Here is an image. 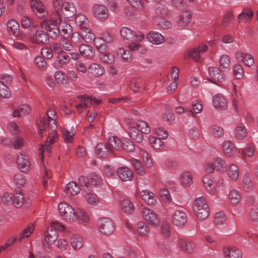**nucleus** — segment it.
Segmentation results:
<instances>
[{"instance_id":"49530a36","label":"nucleus","mask_w":258,"mask_h":258,"mask_svg":"<svg viewBox=\"0 0 258 258\" xmlns=\"http://www.w3.org/2000/svg\"><path fill=\"white\" fill-rule=\"evenodd\" d=\"M141 195L142 199L149 205H153L156 201L154 194L148 190L142 191Z\"/></svg>"},{"instance_id":"f3484780","label":"nucleus","mask_w":258,"mask_h":258,"mask_svg":"<svg viewBox=\"0 0 258 258\" xmlns=\"http://www.w3.org/2000/svg\"><path fill=\"white\" fill-rule=\"evenodd\" d=\"M222 251L225 258H242L243 256L242 251L235 247H225Z\"/></svg>"},{"instance_id":"864d4df0","label":"nucleus","mask_w":258,"mask_h":258,"mask_svg":"<svg viewBox=\"0 0 258 258\" xmlns=\"http://www.w3.org/2000/svg\"><path fill=\"white\" fill-rule=\"evenodd\" d=\"M127 2L135 9L138 11H143L145 10L146 6L144 0H126Z\"/></svg>"},{"instance_id":"9b49d317","label":"nucleus","mask_w":258,"mask_h":258,"mask_svg":"<svg viewBox=\"0 0 258 258\" xmlns=\"http://www.w3.org/2000/svg\"><path fill=\"white\" fill-rule=\"evenodd\" d=\"M208 49V46L206 44H201L196 47L189 49L184 54L185 58L190 57L195 61H199L201 60L200 53L205 52Z\"/></svg>"},{"instance_id":"13d9d810","label":"nucleus","mask_w":258,"mask_h":258,"mask_svg":"<svg viewBox=\"0 0 258 258\" xmlns=\"http://www.w3.org/2000/svg\"><path fill=\"white\" fill-rule=\"evenodd\" d=\"M122 149L132 152L135 150V147L132 141L126 138L122 140Z\"/></svg>"},{"instance_id":"f8f14e48","label":"nucleus","mask_w":258,"mask_h":258,"mask_svg":"<svg viewBox=\"0 0 258 258\" xmlns=\"http://www.w3.org/2000/svg\"><path fill=\"white\" fill-rule=\"evenodd\" d=\"M187 221L186 214L182 210H177L172 214V222L173 224L178 227L184 226Z\"/></svg>"},{"instance_id":"69168bd1","label":"nucleus","mask_w":258,"mask_h":258,"mask_svg":"<svg viewBox=\"0 0 258 258\" xmlns=\"http://www.w3.org/2000/svg\"><path fill=\"white\" fill-rule=\"evenodd\" d=\"M117 53L121 55V58L124 61H129L132 59V53L130 50H125L123 48H119L117 51Z\"/></svg>"},{"instance_id":"79ce46f5","label":"nucleus","mask_w":258,"mask_h":258,"mask_svg":"<svg viewBox=\"0 0 258 258\" xmlns=\"http://www.w3.org/2000/svg\"><path fill=\"white\" fill-rule=\"evenodd\" d=\"M239 174V168L236 165L234 164L229 165L228 170V176L231 180L233 181L237 180Z\"/></svg>"},{"instance_id":"8fccbe9b","label":"nucleus","mask_w":258,"mask_h":258,"mask_svg":"<svg viewBox=\"0 0 258 258\" xmlns=\"http://www.w3.org/2000/svg\"><path fill=\"white\" fill-rule=\"evenodd\" d=\"M24 195L20 191L13 195L12 204L16 208L21 207L24 202Z\"/></svg>"},{"instance_id":"c85d7f7f","label":"nucleus","mask_w":258,"mask_h":258,"mask_svg":"<svg viewBox=\"0 0 258 258\" xmlns=\"http://www.w3.org/2000/svg\"><path fill=\"white\" fill-rule=\"evenodd\" d=\"M147 38L152 43L155 45L162 44L164 41V36L159 32L152 31L147 35Z\"/></svg>"},{"instance_id":"338daca9","label":"nucleus","mask_w":258,"mask_h":258,"mask_svg":"<svg viewBox=\"0 0 258 258\" xmlns=\"http://www.w3.org/2000/svg\"><path fill=\"white\" fill-rule=\"evenodd\" d=\"M233 75L236 79H240L243 77V70L240 64H235L233 67Z\"/></svg>"},{"instance_id":"bb28decb","label":"nucleus","mask_w":258,"mask_h":258,"mask_svg":"<svg viewBox=\"0 0 258 258\" xmlns=\"http://www.w3.org/2000/svg\"><path fill=\"white\" fill-rule=\"evenodd\" d=\"M21 24L22 28L24 29H28L30 28V32L34 31L37 28L41 27L36 24H34L32 19L27 16H23L21 20Z\"/></svg>"},{"instance_id":"2eb2a0df","label":"nucleus","mask_w":258,"mask_h":258,"mask_svg":"<svg viewBox=\"0 0 258 258\" xmlns=\"http://www.w3.org/2000/svg\"><path fill=\"white\" fill-rule=\"evenodd\" d=\"M94 17L100 21H104L108 17L109 12L107 8L102 5H96L93 7Z\"/></svg>"},{"instance_id":"6e6d98bb","label":"nucleus","mask_w":258,"mask_h":258,"mask_svg":"<svg viewBox=\"0 0 258 258\" xmlns=\"http://www.w3.org/2000/svg\"><path fill=\"white\" fill-rule=\"evenodd\" d=\"M54 78L56 81L60 84L65 85L68 83L67 76L61 71H56L54 74Z\"/></svg>"},{"instance_id":"f257e3e1","label":"nucleus","mask_w":258,"mask_h":258,"mask_svg":"<svg viewBox=\"0 0 258 258\" xmlns=\"http://www.w3.org/2000/svg\"><path fill=\"white\" fill-rule=\"evenodd\" d=\"M64 2L62 0H53V11L50 14L49 18L40 23L42 29L50 32V37L55 39L58 36L59 30L56 28L62 22V13Z\"/></svg>"},{"instance_id":"f704fd0d","label":"nucleus","mask_w":258,"mask_h":258,"mask_svg":"<svg viewBox=\"0 0 258 258\" xmlns=\"http://www.w3.org/2000/svg\"><path fill=\"white\" fill-rule=\"evenodd\" d=\"M70 243L72 247L75 250H79L84 245V241L82 237L78 234H74L70 238Z\"/></svg>"},{"instance_id":"e2e57ef3","label":"nucleus","mask_w":258,"mask_h":258,"mask_svg":"<svg viewBox=\"0 0 258 258\" xmlns=\"http://www.w3.org/2000/svg\"><path fill=\"white\" fill-rule=\"evenodd\" d=\"M75 132L73 130H71L70 132L69 130L63 128L62 130V134L64 139V141L66 143H70L72 141V138L75 135Z\"/></svg>"},{"instance_id":"a878e982","label":"nucleus","mask_w":258,"mask_h":258,"mask_svg":"<svg viewBox=\"0 0 258 258\" xmlns=\"http://www.w3.org/2000/svg\"><path fill=\"white\" fill-rule=\"evenodd\" d=\"M222 148L224 155L228 157L234 156L236 153L235 148L229 141H225L222 144Z\"/></svg>"},{"instance_id":"c9c22d12","label":"nucleus","mask_w":258,"mask_h":258,"mask_svg":"<svg viewBox=\"0 0 258 258\" xmlns=\"http://www.w3.org/2000/svg\"><path fill=\"white\" fill-rule=\"evenodd\" d=\"M75 20L76 24L82 30L88 27L89 21L86 17L82 14L75 15Z\"/></svg>"},{"instance_id":"052dcab7","label":"nucleus","mask_w":258,"mask_h":258,"mask_svg":"<svg viewBox=\"0 0 258 258\" xmlns=\"http://www.w3.org/2000/svg\"><path fill=\"white\" fill-rule=\"evenodd\" d=\"M34 229V228L32 225H28L20 234L19 240L21 241L23 239L28 237V236L33 232Z\"/></svg>"},{"instance_id":"0eeeda50","label":"nucleus","mask_w":258,"mask_h":258,"mask_svg":"<svg viewBox=\"0 0 258 258\" xmlns=\"http://www.w3.org/2000/svg\"><path fill=\"white\" fill-rule=\"evenodd\" d=\"M120 33L121 37L126 40L141 41L144 38V35L141 32H135L127 27L121 28Z\"/></svg>"},{"instance_id":"dca6fc26","label":"nucleus","mask_w":258,"mask_h":258,"mask_svg":"<svg viewBox=\"0 0 258 258\" xmlns=\"http://www.w3.org/2000/svg\"><path fill=\"white\" fill-rule=\"evenodd\" d=\"M17 164L19 169L23 172H27L31 168V163L28 156L20 153L17 156Z\"/></svg>"},{"instance_id":"9d476101","label":"nucleus","mask_w":258,"mask_h":258,"mask_svg":"<svg viewBox=\"0 0 258 258\" xmlns=\"http://www.w3.org/2000/svg\"><path fill=\"white\" fill-rule=\"evenodd\" d=\"M37 28L34 31L30 32V35L32 42L37 44H45L49 40L47 33L43 30Z\"/></svg>"},{"instance_id":"423d86ee","label":"nucleus","mask_w":258,"mask_h":258,"mask_svg":"<svg viewBox=\"0 0 258 258\" xmlns=\"http://www.w3.org/2000/svg\"><path fill=\"white\" fill-rule=\"evenodd\" d=\"M98 226L100 231L104 235H110L115 230L113 223L111 219L107 217H102L97 221Z\"/></svg>"},{"instance_id":"393cba45","label":"nucleus","mask_w":258,"mask_h":258,"mask_svg":"<svg viewBox=\"0 0 258 258\" xmlns=\"http://www.w3.org/2000/svg\"><path fill=\"white\" fill-rule=\"evenodd\" d=\"M117 173L120 179L122 181H130L133 178V174L132 170L125 167H119Z\"/></svg>"},{"instance_id":"2f4dec72","label":"nucleus","mask_w":258,"mask_h":258,"mask_svg":"<svg viewBox=\"0 0 258 258\" xmlns=\"http://www.w3.org/2000/svg\"><path fill=\"white\" fill-rule=\"evenodd\" d=\"M136 230L138 234L143 237H147L150 234L148 226L143 221H140L136 224Z\"/></svg>"},{"instance_id":"603ef678","label":"nucleus","mask_w":258,"mask_h":258,"mask_svg":"<svg viewBox=\"0 0 258 258\" xmlns=\"http://www.w3.org/2000/svg\"><path fill=\"white\" fill-rule=\"evenodd\" d=\"M229 198L232 204L237 205L239 203L241 199L240 192L237 190L232 189L229 193Z\"/></svg>"},{"instance_id":"680f3d73","label":"nucleus","mask_w":258,"mask_h":258,"mask_svg":"<svg viewBox=\"0 0 258 258\" xmlns=\"http://www.w3.org/2000/svg\"><path fill=\"white\" fill-rule=\"evenodd\" d=\"M163 140L160 138H156L155 137H150L149 141L152 146L156 149H159L163 146L164 142L162 141Z\"/></svg>"},{"instance_id":"bf43d9fd","label":"nucleus","mask_w":258,"mask_h":258,"mask_svg":"<svg viewBox=\"0 0 258 258\" xmlns=\"http://www.w3.org/2000/svg\"><path fill=\"white\" fill-rule=\"evenodd\" d=\"M62 49L66 51H71L73 49V45L70 38H62L59 41Z\"/></svg>"},{"instance_id":"cd10ccee","label":"nucleus","mask_w":258,"mask_h":258,"mask_svg":"<svg viewBox=\"0 0 258 258\" xmlns=\"http://www.w3.org/2000/svg\"><path fill=\"white\" fill-rule=\"evenodd\" d=\"M88 70L90 74L95 77H99L104 74L105 70L104 68L96 63H92L88 67Z\"/></svg>"},{"instance_id":"c03bdc74","label":"nucleus","mask_w":258,"mask_h":258,"mask_svg":"<svg viewBox=\"0 0 258 258\" xmlns=\"http://www.w3.org/2000/svg\"><path fill=\"white\" fill-rule=\"evenodd\" d=\"M80 190L79 187L75 181H72L69 182L65 188V192L67 194L71 195H77Z\"/></svg>"},{"instance_id":"e433bc0d","label":"nucleus","mask_w":258,"mask_h":258,"mask_svg":"<svg viewBox=\"0 0 258 258\" xmlns=\"http://www.w3.org/2000/svg\"><path fill=\"white\" fill-rule=\"evenodd\" d=\"M120 206L123 212L127 214H131L134 210L133 204L127 199L120 200Z\"/></svg>"},{"instance_id":"3c124183","label":"nucleus","mask_w":258,"mask_h":258,"mask_svg":"<svg viewBox=\"0 0 258 258\" xmlns=\"http://www.w3.org/2000/svg\"><path fill=\"white\" fill-rule=\"evenodd\" d=\"M63 8L66 12L64 15L68 17H72L76 13V9L73 3L64 2Z\"/></svg>"},{"instance_id":"72a5a7b5","label":"nucleus","mask_w":258,"mask_h":258,"mask_svg":"<svg viewBox=\"0 0 258 258\" xmlns=\"http://www.w3.org/2000/svg\"><path fill=\"white\" fill-rule=\"evenodd\" d=\"M7 30L14 36H18L20 33V26L17 21L12 19L7 22Z\"/></svg>"},{"instance_id":"473e14b6","label":"nucleus","mask_w":258,"mask_h":258,"mask_svg":"<svg viewBox=\"0 0 258 258\" xmlns=\"http://www.w3.org/2000/svg\"><path fill=\"white\" fill-rule=\"evenodd\" d=\"M31 111V107L28 104H22L13 112V116L15 117H19L22 115H27Z\"/></svg>"},{"instance_id":"5701e85b","label":"nucleus","mask_w":258,"mask_h":258,"mask_svg":"<svg viewBox=\"0 0 258 258\" xmlns=\"http://www.w3.org/2000/svg\"><path fill=\"white\" fill-rule=\"evenodd\" d=\"M82 190L87 203L93 206H96L99 204V199L95 194L91 192L89 189Z\"/></svg>"},{"instance_id":"4c0bfd02","label":"nucleus","mask_w":258,"mask_h":258,"mask_svg":"<svg viewBox=\"0 0 258 258\" xmlns=\"http://www.w3.org/2000/svg\"><path fill=\"white\" fill-rule=\"evenodd\" d=\"M44 236V240L48 245L53 244L58 238L56 232L54 230H51L49 227L45 232Z\"/></svg>"},{"instance_id":"ddd939ff","label":"nucleus","mask_w":258,"mask_h":258,"mask_svg":"<svg viewBox=\"0 0 258 258\" xmlns=\"http://www.w3.org/2000/svg\"><path fill=\"white\" fill-rule=\"evenodd\" d=\"M209 80L210 82L218 85L219 83L222 82L225 80V77L222 71L216 67L209 68Z\"/></svg>"},{"instance_id":"412c9836","label":"nucleus","mask_w":258,"mask_h":258,"mask_svg":"<svg viewBox=\"0 0 258 258\" xmlns=\"http://www.w3.org/2000/svg\"><path fill=\"white\" fill-rule=\"evenodd\" d=\"M78 37L87 43L93 42L95 40V35L92 31L88 27L82 30V32L77 34ZM80 39V38H79Z\"/></svg>"},{"instance_id":"20e7f679","label":"nucleus","mask_w":258,"mask_h":258,"mask_svg":"<svg viewBox=\"0 0 258 258\" xmlns=\"http://www.w3.org/2000/svg\"><path fill=\"white\" fill-rule=\"evenodd\" d=\"M193 210L199 220L203 221L208 217L209 208L205 198L199 197L194 201Z\"/></svg>"},{"instance_id":"4be33fe9","label":"nucleus","mask_w":258,"mask_h":258,"mask_svg":"<svg viewBox=\"0 0 258 258\" xmlns=\"http://www.w3.org/2000/svg\"><path fill=\"white\" fill-rule=\"evenodd\" d=\"M214 106L217 109L225 110L228 106L227 102L221 94L215 95L213 99Z\"/></svg>"},{"instance_id":"37998d69","label":"nucleus","mask_w":258,"mask_h":258,"mask_svg":"<svg viewBox=\"0 0 258 258\" xmlns=\"http://www.w3.org/2000/svg\"><path fill=\"white\" fill-rule=\"evenodd\" d=\"M180 180L182 185L189 186L192 183L191 173L188 171L183 172L180 175Z\"/></svg>"},{"instance_id":"4d7b16f0","label":"nucleus","mask_w":258,"mask_h":258,"mask_svg":"<svg viewBox=\"0 0 258 258\" xmlns=\"http://www.w3.org/2000/svg\"><path fill=\"white\" fill-rule=\"evenodd\" d=\"M11 95L9 87L5 84L4 82L0 81V97L8 98Z\"/></svg>"},{"instance_id":"c756f323","label":"nucleus","mask_w":258,"mask_h":258,"mask_svg":"<svg viewBox=\"0 0 258 258\" xmlns=\"http://www.w3.org/2000/svg\"><path fill=\"white\" fill-rule=\"evenodd\" d=\"M235 56L237 59L241 60L248 67L252 66L254 63V59L250 54L237 52Z\"/></svg>"},{"instance_id":"de8ad7c7","label":"nucleus","mask_w":258,"mask_h":258,"mask_svg":"<svg viewBox=\"0 0 258 258\" xmlns=\"http://www.w3.org/2000/svg\"><path fill=\"white\" fill-rule=\"evenodd\" d=\"M253 13L249 8H244L238 17L239 22H246L249 20L253 16Z\"/></svg>"},{"instance_id":"1a4fd4ad","label":"nucleus","mask_w":258,"mask_h":258,"mask_svg":"<svg viewBox=\"0 0 258 258\" xmlns=\"http://www.w3.org/2000/svg\"><path fill=\"white\" fill-rule=\"evenodd\" d=\"M30 6L33 12L37 17L45 18L48 16L45 6L38 0H31Z\"/></svg>"},{"instance_id":"774afa93","label":"nucleus","mask_w":258,"mask_h":258,"mask_svg":"<svg viewBox=\"0 0 258 258\" xmlns=\"http://www.w3.org/2000/svg\"><path fill=\"white\" fill-rule=\"evenodd\" d=\"M34 63L40 70L45 69L47 67V64L44 59L40 56H37L35 57Z\"/></svg>"},{"instance_id":"4468645a","label":"nucleus","mask_w":258,"mask_h":258,"mask_svg":"<svg viewBox=\"0 0 258 258\" xmlns=\"http://www.w3.org/2000/svg\"><path fill=\"white\" fill-rule=\"evenodd\" d=\"M78 98L80 99V102L75 105V107L78 113H81L84 109L92 104L93 98L87 95L79 96Z\"/></svg>"},{"instance_id":"6e6552de","label":"nucleus","mask_w":258,"mask_h":258,"mask_svg":"<svg viewBox=\"0 0 258 258\" xmlns=\"http://www.w3.org/2000/svg\"><path fill=\"white\" fill-rule=\"evenodd\" d=\"M143 218L151 226L156 227L160 224V219L157 214L153 210L144 208L142 211Z\"/></svg>"},{"instance_id":"7c9ffc66","label":"nucleus","mask_w":258,"mask_h":258,"mask_svg":"<svg viewBox=\"0 0 258 258\" xmlns=\"http://www.w3.org/2000/svg\"><path fill=\"white\" fill-rule=\"evenodd\" d=\"M80 53L83 57L91 58L95 55L94 49L87 44H81L79 48Z\"/></svg>"},{"instance_id":"a19ab883","label":"nucleus","mask_w":258,"mask_h":258,"mask_svg":"<svg viewBox=\"0 0 258 258\" xmlns=\"http://www.w3.org/2000/svg\"><path fill=\"white\" fill-rule=\"evenodd\" d=\"M213 164L215 170L220 172H223L226 169V162L221 157H215L213 159Z\"/></svg>"},{"instance_id":"b1692460","label":"nucleus","mask_w":258,"mask_h":258,"mask_svg":"<svg viewBox=\"0 0 258 258\" xmlns=\"http://www.w3.org/2000/svg\"><path fill=\"white\" fill-rule=\"evenodd\" d=\"M179 244L182 250L187 253H191L196 250V243L194 241L181 239Z\"/></svg>"},{"instance_id":"09e8293b","label":"nucleus","mask_w":258,"mask_h":258,"mask_svg":"<svg viewBox=\"0 0 258 258\" xmlns=\"http://www.w3.org/2000/svg\"><path fill=\"white\" fill-rule=\"evenodd\" d=\"M157 248L158 251L165 255L170 254L171 251V248L168 243L165 241L158 242L157 243Z\"/></svg>"},{"instance_id":"a18cd8bd","label":"nucleus","mask_w":258,"mask_h":258,"mask_svg":"<svg viewBox=\"0 0 258 258\" xmlns=\"http://www.w3.org/2000/svg\"><path fill=\"white\" fill-rule=\"evenodd\" d=\"M108 145L111 147L112 149L114 150H120L122 149V141L119 140V139L116 137H111L108 139V142L107 143Z\"/></svg>"},{"instance_id":"39448f33","label":"nucleus","mask_w":258,"mask_h":258,"mask_svg":"<svg viewBox=\"0 0 258 258\" xmlns=\"http://www.w3.org/2000/svg\"><path fill=\"white\" fill-rule=\"evenodd\" d=\"M148 134L150 132V128L147 123L143 120H138L136 127L131 126L130 136L137 143H141L143 140V135L140 132Z\"/></svg>"},{"instance_id":"0e129e2a","label":"nucleus","mask_w":258,"mask_h":258,"mask_svg":"<svg viewBox=\"0 0 258 258\" xmlns=\"http://www.w3.org/2000/svg\"><path fill=\"white\" fill-rule=\"evenodd\" d=\"M226 221L225 215L223 212H219L215 214L214 223L216 225H223Z\"/></svg>"},{"instance_id":"7ed1b4c3","label":"nucleus","mask_w":258,"mask_h":258,"mask_svg":"<svg viewBox=\"0 0 258 258\" xmlns=\"http://www.w3.org/2000/svg\"><path fill=\"white\" fill-rule=\"evenodd\" d=\"M46 116L47 118H41L37 122L39 128L38 134L40 136L43 135L45 132L47 125L49 128H56L55 111L52 109H50L48 110Z\"/></svg>"},{"instance_id":"6ab92c4d","label":"nucleus","mask_w":258,"mask_h":258,"mask_svg":"<svg viewBox=\"0 0 258 258\" xmlns=\"http://www.w3.org/2000/svg\"><path fill=\"white\" fill-rule=\"evenodd\" d=\"M191 14L190 12L185 11L182 12L179 16L177 25L180 28H182L189 24L191 19Z\"/></svg>"},{"instance_id":"a211bd4d","label":"nucleus","mask_w":258,"mask_h":258,"mask_svg":"<svg viewBox=\"0 0 258 258\" xmlns=\"http://www.w3.org/2000/svg\"><path fill=\"white\" fill-rule=\"evenodd\" d=\"M96 153L100 157H105L110 153H114L113 150L107 143H99L96 146Z\"/></svg>"},{"instance_id":"ea45409f","label":"nucleus","mask_w":258,"mask_h":258,"mask_svg":"<svg viewBox=\"0 0 258 258\" xmlns=\"http://www.w3.org/2000/svg\"><path fill=\"white\" fill-rule=\"evenodd\" d=\"M247 135V130L245 125L242 123H239L235 128L234 136L238 140L244 139Z\"/></svg>"},{"instance_id":"5fc2aeb1","label":"nucleus","mask_w":258,"mask_h":258,"mask_svg":"<svg viewBox=\"0 0 258 258\" xmlns=\"http://www.w3.org/2000/svg\"><path fill=\"white\" fill-rule=\"evenodd\" d=\"M131 163L134 166L136 172L140 175H143L145 174V170L141 162L135 158L131 159Z\"/></svg>"},{"instance_id":"aec40b11","label":"nucleus","mask_w":258,"mask_h":258,"mask_svg":"<svg viewBox=\"0 0 258 258\" xmlns=\"http://www.w3.org/2000/svg\"><path fill=\"white\" fill-rule=\"evenodd\" d=\"M153 23L157 27L163 29H167L171 27V23L162 16H154L152 17Z\"/></svg>"},{"instance_id":"58836bf2","label":"nucleus","mask_w":258,"mask_h":258,"mask_svg":"<svg viewBox=\"0 0 258 258\" xmlns=\"http://www.w3.org/2000/svg\"><path fill=\"white\" fill-rule=\"evenodd\" d=\"M60 24L62 27L61 31H60L59 29L56 27L59 31L58 34L60 33L62 38H70L72 33V29L71 25L66 22H61ZM56 26H57V25Z\"/></svg>"},{"instance_id":"f03ea898","label":"nucleus","mask_w":258,"mask_h":258,"mask_svg":"<svg viewBox=\"0 0 258 258\" xmlns=\"http://www.w3.org/2000/svg\"><path fill=\"white\" fill-rule=\"evenodd\" d=\"M58 210L63 219L67 223H72L79 220L82 223H88L89 221L88 215L83 210L78 209L76 211L67 203H60Z\"/></svg>"}]
</instances>
